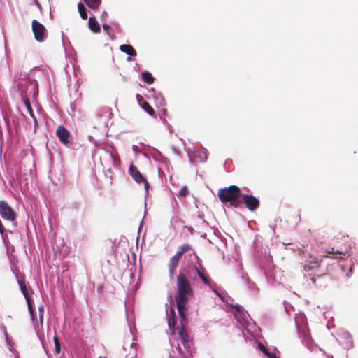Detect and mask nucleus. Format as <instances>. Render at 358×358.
I'll return each mask as SVG.
<instances>
[{
	"label": "nucleus",
	"instance_id": "obj_14",
	"mask_svg": "<svg viewBox=\"0 0 358 358\" xmlns=\"http://www.w3.org/2000/svg\"><path fill=\"white\" fill-rule=\"evenodd\" d=\"M187 155L189 157V162L190 164L194 163V160L199 162H206L208 159L207 156V151L206 149H195L192 152V156L191 154L188 152Z\"/></svg>",
	"mask_w": 358,
	"mask_h": 358
},
{
	"label": "nucleus",
	"instance_id": "obj_30",
	"mask_svg": "<svg viewBox=\"0 0 358 358\" xmlns=\"http://www.w3.org/2000/svg\"><path fill=\"white\" fill-rule=\"evenodd\" d=\"M189 194L188 189L186 186L182 187L180 190L176 194L178 197H185Z\"/></svg>",
	"mask_w": 358,
	"mask_h": 358
},
{
	"label": "nucleus",
	"instance_id": "obj_22",
	"mask_svg": "<svg viewBox=\"0 0 358 358\" xmlns=\"http://www.w3.org/2000/svg\"><path fill=\"white\" fill-rule=\"evenodd\" d=\"M178 265V263L177 262L173 260L171 258L169 264V275H170L171 279L173 278Z\"/></svg>",
	"mask_w": 358,
	"mask_h": 358
},
{
	"label": "nucleus",
	"instance_id": "obj_16",
	"mask_svg": "<svg viewBox=\"0 0 358 358\" xmlns=\"http://www.w3.org/2000/svg\"><path fill=\"white\" fill-rule=\"evenodd\" d=\"M257 346L259 350L264 354V355L267 358H280L277 356V353L280 354V352L276 349V348H273V351H271L270 348H266L264 345H263L261 342L257 343Z\"/></svg>",
	"mask_w": 358,
	"mask_h": 358
},
{
	"label": "nucleus",
	"instance_id": "obj_43",
	"mask_svg": "<svg viewBox=\"0 0 358 358\" xmlns=\"http://www.w3.org/2000/svg\"><path fill=\"white\" fill-rule=\"evenodd\" d=\"M340 267H341V269L344 271H345V267L343 265H340Z\"/></svg>",
	"mask_w": 358,
	"mask_h": 358
},
{
	"label": "nucleus",
	"instance_id": "obj_39",
	"mask_svg": "<svg viewBox=\"0 0 358 358\" xmlns=\"http://www.w3.org/2000/svg\"><path fill=\"white\" fill-rule=\"evenodd\" d=\"M38 314L44 315V307L43 306L38 307Z\"/></svg>",
	"mask_w": 358,
	"mask_h": 358
},
{
	"label": "nucleus",
	"instance_id": "obj_20",
	"mask_svg": "<svg viewBox=\"0 0 358 358\" xmlns=\"http://www.w3.org/2000/svg\"><path fill=\"white\" fill-rule=\"evenodd\" d=\"M17 282L20 285L21 292H22L24 296L26 299L27 303H28L29 302H32V300L31 299V298L29 295L25 283L21 280H17Z\"/></svg>",
	"mask_w": 358,
	"mask_h": 358
},
{
	"label": "nucleus",
	"instance_id": "obj_5",
	"mask_svg": "<svg viewBox=\"0 0 358 358\" xmlns=\"http://www.w3.org/2000/svg\"><path fill=\"white\" fill-rule=\"evenodd\" d=\"M194 258L196 259L197 265H194L192 268L194 272L199 277L201 280L203 284L206 285L209 288H210L222 301H224V298L225 296L224 292H219L216 288L217 285L215 282L212 281L210 277L206 274L204 268L202 266L201 260L196 255V253L194 252Z\"/></svg>",
	"mask_w": 358,
	"mask_h": 358
},
{
	"label": "nucleus",
	"instance_id": "obj_15",
	"mask_svg": "<svg viewBox=\"0 0 358 358\" xmlns=\"http://www.w3.org/2000/svg\"><path fill=\"white\" fill-rule=\"evenodd\" d=\"M56 135L62 144L67 145L69 143L70 133L63 125L58 126Z\"/></svg>",
	"mask_w": 358,
	"mask_h": 358
},
{
	"label": "nucleus",
	"instance_id": "obj_36",
	"mask_svg": "<svg viewBox=\"0 0 358 358\" xmlns=\"http://www.w3.org/2000/svg\"><path fill=\"white\" fill-rule=\"evenodd\" d=\"M29 114L32 117V119H33V120L34 122V124H35L34 127L36 128V125L37 124V119H36V117L34 115V110H32L31 113H29Z\"/></svg>",
	"mask_w": 358,
	"mask_h": 358
},
{
	"label": "nucleus",
	"instance_id": "obj_24",
	"mask_svg": "<svg viewBox=\"0 0 358 358\" xmlns=\"http://www.w3.org/2000/svg\"><path fill=\"white\" fill-rule=\"evenodd\" d=\"M78 10L79 14L80 15V17L83 20L87 19V9L83 3H79L78 4Z\"/></svg>",
	"mask_w": 358,
	"mask_h": 358
},
{
	"label": "nucleus",
	"instance_id": "obj_12",
	"mask_svg": "<svg viewBox=\"0 0 358 358\" xmlns=\"http://www.w3.org/2000/svg\"><path fill=\"white\" fill-rule=\"evenodd\" d=\"M336 339L338 342L343 346L344 348L348 349L352 346V340L350 334L345 330L341 329L337 332Z\"/></svg>",
	"mask_w": 358,
	"mask_h": 358
},
{
	"label": "nucleus",
	"instance_id": "obj_44",
	"mask_svg": "<svg viewBox=\"0 0 358 358\" xmlns=\"http://www.w3.org/2000/svg\"><path fill=\"white\" fill-rule=\"evenodd\" d=\"M138 149V146L137 145H133V150H136Z\"/></svg>",
	"mask_w": 358,
	"mask_h": 358
},
{
	"label": "nucleus",
	"instance_id": "obj_31",
	"mask_svg": "<svg viewBox=\"0 0 358 358\" xmlns=\"http://www.w3.org/2000/svg\"><path fill=\"white\" fill-rule=\"evenodd\" d=\"M54 343H55V352L56 353H59L60 352V344H59V341L58 340V338L55 336L54 337Z\"/></svg>",
	"mask_w": 358,
	"mask_h": 358
},
{
	"label": "nucleus",
	"instance_id": "obj_9",
	"mask_svg": "<svg viewBox=\"0 0 358 358\" xmlns=\"http://www.w3.org/2000/svg\"><path fill=\"white\" fill-rule=\"evenodd\" d=\"M31 30L35 40L38 42H43L48 37V30L45 27L36 20H32Z\"/></svg>",
	"mask_w": 358,
	"mask_h": 358
},
{
	"label": "nucleus",
	"instance_id": "obj_34",
	"mask_svg": "<svg viewBox=\"0 0 358 358\" xmlns=\"http://www.w3.org/2000/svg\"><path fill=\"white\" fill-rule=\"evenodd\" d=\"M103 29L107 33L109 37L111 38V36H110V30L111 29L110 26L108 24H103Z\"/></svg>",
	"mask_w": 358,
	"mask_h": 358
},
{
	"label": "nucleus",
	"instance_id": "obj_45",
	"mask_svg": "<svg viewBox=\"0 0 358 358\" xmlns=\"http://www.w3.org/2000/svg\"><path fill=\"white\" fill-rule=\"evenodd\" d=\"M160 103H161V105L163 106L164 104V100L162 99L161 101H160Z\"/></svg>",
	"mask_w": 358,
	"mask_h": 358
},
{
	"label": "nucleus",
	"instance_id": "obj_38",
	"mask_svg": "<svg viewBox=\"0 0 358 358\" xmlns=\"http://www.w3.org/2000/svg\"><path fill=\"white\" fill-rule=\"evenodd\" d=\"M171 150H172L173 152L175 155H180V151H179V150H178V148H176V147H172Z\"/></svg>",
	"mask_w": 358,
	"mask_h": 358
},
{
	"label": "nucleus",
	"instance_id": "obj_21",
	"mask_svg": "<svg viewBox=\"0 0 358 358\" xmlns=\"http://www.w3.org/2000/svg\"><path fill=\"white\" fill-rule=\"evenodd\" d=\"M83 1L91 9L96 10L100 6L101 0H83Z\"/></svg>",
	"mask_w": 358,
	"mask_h": 358
},
{
	"label": "nucleus",
	"instance_id": "obj_25",
	"mask_svg": "<svg viewBox=\"0 0 358 358\" xmlns=\"http://www.w3.org/2000/svg\"><path fill=\"white\" fill-rule=\"evenodd\" d=\"M43 322L39 320V319L38 318L36 320H34V322H32L34 330L38 337H40V333L41 331L42 330Z\"/></svg>",
	"mask_w": 358,
	"mask_h": 358
},
{
	"label": "nucleus",
	"instance_id": "obj_4",
	"mask_svg": "<svg viewBox=\"0 0 358 358\" xmlns=\"http://www.w3.org/2000/svg\"><path fill=\"white\" fill-rule=\"evenodd\" d=\"M255 257L256 264H258L268 282L271 285L276 284L278 282L276 280V271H270V268L272 266V257L265 252L259 257L257 252H255Z\"/></svg>",
	"mask_w": 358,
	"mask_h": 358
},
{
	"label": "nucleus",
	"instance_id": "obj_7",
	"mask_svg": "<svg viewBox=\"0 0 358 358\" xmlns=\"http://www.w3.org/2000/svg\"><path fill=\"white\" fill-rule=\"evenodd\" d=\"M241 190L237 186L231 185L229 187L220 189L217 196L222 203H229L230 206L236 208L238 206L236 200L241 196Z\"/></svg>",
	"mask_w": 358,
	"mask_h": 358
},
{
	"label": "nucleus",
	"instance_id": "obj_26",
	"mask_svg": "<svg viewBox=\"0 0 358 358\" xmlns=\"http://www.w3.org/2000/svg\"><path fill=\"white\" fill-rule=\"evenodd\" d=\"M22 92H23L24 91H21ZM21 96H22V101L27 108V110L29 113H31V111L33 110L32 108H31V103H30V101L28 98H26L24 96V95L23 94V93H21Z\"/></svg>",
	"mask_w": 358,
	"mask_h": 358
},
{
	"label": "nucleus",
	"instance_id": "obj_48",
	"mask_svg": "<svg viewBox=\"0 0 358 358\" xmlns=\"http://www.w3.org/2000/svg\"><path fill=\"white\" fill-rule=\"evenodd\" d=\"M331 250H332L331 252H330V251H329V252H329V253H331V252H332V253H334V248H331Z\"/></svg>",
	"mask_w": 358,
	"mask_h": 358
},
{
	"label": "nucleus",
	"instance_id": "obj_23",
	"mask_svg": "<svg viewBox=\"0 0 358 358\" xmlns=\"http://www.w3.org/2000/svg\"><path fill=\"white\" fill-rule=\"evenodd\" d=\"M3 332H4L6 341L7 345L9 346L10 351H11V352H14L15 354V357L16 358H19L17 352L13 349V343H11L10 338H8V333H7V331H6V328L5 327H3Z\"/></svg>",
	"mask_w": 358,
	"mask_h": 358
},
{
	"label": "nucleus",
	"instance_id": "obj_10",
	"mask_svg": "<svg viewBox=\"0 0 358 358\" xmlns=\"http://www.w3.org/2000/svg\"><path fill=\"white\" fill-rule=\"evenodd\" d=\"M0 215L3 219L9 221L15 220L17 216L15 212L5 201H0Z\"/></svg>",
	"mask_w": 358,
	"mask_h": 358
},
{
	"label": "nucleus",
	"instance_id": "obj_13",
	"mask_svg": "<svg viewBox=\"0 0 358 358\" xmlns=\"http://www.w3.org/2000/svg\"><path fill=\"white\" fill-rule=\"evenodd\" d=\"M241 200L245 205V207L250 211H254L258 208L259 201L257 198L252 195H248L245 194H241Z\"/></svg>",
	"mask_w": 358,
	"mask_h": 358
},
{
	"label": "nucleus",
	"instance_id": "obj_8",
	"mask_svg": "<svg viewBox=\"0 0 358 358\" xmlns=\"http://www.w3.org/2000/svg\"><path fill=\"white\" fill-rule=\"evenodd\" d=\"M15 83L18 90H36L38 88V82L29 75L27 77L25 73H20L19 76L15 77Z\"/></svg>",
	"mask_w": 358,
	"mask_h": 358
},
{
	"label": "nucleus",
	"instance_id": "obj_11",
	"mask_svg": "<svg viewBox=\"0 0 358 358\" xmlns=\"http://www.w3.org/2000/svg\"><path fill=\"white\" fill-rule=\"evenodd\" d=\"M112 109L110 108H104L101 109L98 113V117L100 118L101 124L103 125H99L100 127L103 126L104 127H108L109 124H113V121L110 120L113 117Z\"/></svg>",
	"mask_w": 358,
	"mask_h": 358
},
{
	"label": "nucleus",
	"instance_id": "obj_33",
	"mask_svg": "<svg viewBox=\"0 0 358 358\" xmlns=\"http://www.w3.org/2000/svg\"><path fill=\"white\" fill-rule=\"evenodd\" d=\"M182 257V255L180 253V252H178L177 251V252L176 253V255H174L171 259L176 262H177L178 263L179 262V260Z\"/></svg>",
	"mask_w": 358,
	"mask_h": 358
},
{
	"label": "nucleus",
	"instance_id": "obj_17",
	"mask_svg": "<svg viewBox=\"0 0 358 358\" xmlns=\"http://www.w3.org/2000/svg\"><path fill=\"white\" fill-rule=\"evenodd\" d=\"M129 173L137 183H141L143 181H145V177L141 174L137 167L133 164H131L129 167Z\"/></svg>",
	"mask_w": 358,
	"mask_h": 358
},
{
	"label": "nucleus",
	"instance_id": "obj_6",
	"mask_svg": "<svg viewBox=\"0 0 358 358\" xmlns=\"http://www.w3.org/2000/svg\"><path fill=\"white\" fill-rule=\"evenodd\" d=\"M294 321L301 343L310 349L313 344V340L309 332L308 322L305 315L303 314H299L294 317Z\"/></svg>",
	"mask_w": 358,
	"mask_h": 358
},
{
	"label": "nucleus",
	"instance_id": "obj_32",
	"mask_svg": "<svg viewBox=\"0 0 358 358\" xmlns=\"http://www.w3.org/2000/svg\"><path fill=\"white\" fill-rule=\"evenodd\" d=\"M126 314H127V322H128V325H129V329H130V331L132 333V329H131V320H132V315L129 316V314H128V309H127V306L126 305Z\"/></svg>",
	"mask_w": 358,
	"mask_h": 358
},
{
	"label": "nucleus",
	"instance_id": "obj_47",
	"mask_svg": "<svg viewBox=\"0 0 358 358\" xmlns=\"http://www.w3.org/2000/svg\"><path fill=\"white\" fill-rule=\"evenodd\" d=\"M189 230L192 234L193 229L192 227H189Z\"/></svg>",
	"mask_w": 358,
	"mask_h": 358
},
{
	"label": "nucleus",
	"instance_id": "obj_41",
	"mask_svg": "<svg viewBox=\"0 0 358 358\" xmlns=\"http://www.w3.org/2000/svg\"><path fill=\"white\" fill-rule=\"evenodd\" d=\"M43 315H39L38 314V319H39V320L43 322Z\"/></svg>",
	"mask_w": 358,
	"mask_h": 358
},
{
	"label": "nucleus",
	"instance_id": "obj_18",
	"mask_svg": "<svg viewBox=\"0 0 358 358\" xmlns=\"http://www.w3.org/2000/svg\"><path fill=\"white\" fill-rule=\"evenodd\" d=\"M137 100L138 101L139 105L143 108L149 115H154L155 110L154 109L147 103L145 101H143L142 98L140 95H136Z\"/></svg>",
	"mask_w": 358,
	"mask_h": 358
},
{
	"label": "nucleus",
	"instance_id": "obj_27",
	"mask_svg": "<svg viewBox=\"0 0 358 358\" xmlns=\"http://www.w3.org/2000/svg\"><path fill=\"white\" fill-rule=\"evenodd\" d=\"M246 285H248V289L252 292V294H256L258 293V287L254 282L250 281L249 278H247Z\"/></svg>",
	"mask_w": 358,
	"mask_h": 358
},
{
	"label": "nucleus",
	"instance_id": "obj_37",
	"mask_svg": "<svg viewBox=\"0 0 358 358\" xmlns=\"http://www.w3.org/2000/svg\"><path fill=\"white\" fill-rule=\"evenodd\" d=\"M142 183L144 184V187H145V192H146V193H148V189H149V187H150L149 183L148 182V181L145 179V181H143Z\"/></svg>",
	"mask_w": 358,
	"mask_h": 358
},
{
	"label": "nucleus",
	"instance_id": "obj_28",
	"mask_svg": "<svg viewBox=\"0 0 358 358\" xmlns=\"http://www.w3.org/2000/svg\"><path fill=\"white\" fill-rule=\"evenodd\" d=\"M27 306H28L29 314L31 315V321H32V322H34V321L38 318L36 315V313H34V302L33 301L29 302L27 303Z\"/></svg>",
	"mask_w": 358,
	"mask_h": 358
},
{
	"label": "nucleus",
	"instance_id": "obj_2",
	"mask_svg": "<svg viewBox=\"0 0 358 358\" xmlns=\"http://www.w3.org/2000/svg\"><path fill=\"white\" fill-rule=\"evenodd\" d=\"M301 256L303 260L304 277L306 282L311 287L322 289L326 287L331 280V275L322 268V261L308 252V245H301L292 248Z\"/></svg>",
	"mask_w": 358,
	"mask_h": 358
},
{
	"label": "nucleus",
	"instance_id": "obj_42",
	"mask_svg": "<svg viewBox=\"0 0 358 358\" xmlns=\"http://www.w3.org/2000/svg\"><path fill=\"white\" fill-rule=\"evenodd\" d=\"M10 268H11V271H12L13 273H15L14 269H13V262H12V261H10Z\"/></svg>",
	"mask_w": 358,
	"mask_h": 358
},
{
	"label": "nucleus",
	"instance_id": "obj_46",
	"mask_svg": "<svg viewBox=\"0 0 358 358\" xmlns=\"http://www.w3.org/2000/svg\"><path fill=\"white\" fill-rule=\"evenodd\" d=\"M285 310H286V312H287L288 314H289V309H288V307H287V306H285Z\"/></svg>",
	"mask_w": 358,
	"mask_h": 358
},
{
	"label": "nucleus",
	"instance_id": "obj_40",
	"mask_svg": "<svg viewBox=\"0 0 358 358\" xmlns=\"http://www.w3.org/2000/svg\"><path fill=\"white\" fill-rule=\"evenodd\" d=\"M241 278L243 280V281L247 284V278H248V274L243 273L241 275Z\"/></svg>",
	"mask_w": 358,
	"mask_h": 358
},
{
	"label": "nucleus",
	"instance_id": "obj_49",
	"mask_svg": "<svg viewBox=\"0 0 358 358\" xmlns=\"http://www.w3.org/2000/svg\"><path fill=\"white\" fill-rule=\"evenodd\" d=\"M150 92H151V91H149ZM152 92H155V94H156V91L155 90H152Z\"/></svg>",
	"mask_w": 358,
	"mask_h": 358
},
{
	"label": "nucleus",
	"instance_id": "obj_3",
	"mask_svg": "<svg viewBox=\"0 0 358 358\" xmlns=\"http://www.w3.org/2000/svg\"><path fill=\"white\" fill-rule=\"evenodd\" d=\"M234 310V316L239 324L241 328L243 336L245 340L247 341L248 336H246L245 332L250 335L253 338H256L259 335L261 329L257 325V324L252 320L249 314L245 311L243 307L238 304L234 305L231 307Z\"/></svg>",
	"mask_w": 358,
	"mask_h": 358
},
{
	"label": "nucleus",
	"instance_id": "obj_1",
	"mask_svg": "<svg viewBox=\"0 0 358 358\" xmlns=\"http://www.w3.org/2000/svg\"><path fill=\"white\" fill-rule=\"evenodd\" d=\"M177 293L176 302L180 317V326L176 328L174 303L171 301L166 304V317L170 331L177 342L176 349L180 358H189L193 350V341L185 329L187 324L186 304L192 295L190 282L184 272L180 271L177 276Z\"/></svg>",
	"mask_w": 358,
	"mask_h": 358
},
{
	"label": "nucleus",
	"instance_id": "obj_29",
	"mask_svg": "<svg viewBox=\"0 0 358 358\" xmlns=\"http://www.w3.org/2000/svg\"><path fill=\"white\" fill-rule=\"evenodd\" d=\"M192 250V246L189 244L185 243V244H182L180 247V248L178 251L180 252L181 255H182L185 252H188Z\"/></svg>",
	"mask_w": 358,
	"mask_h": 358
},
{
	"label": "nucleus",
	"instance_id": "obj_19",
	"mask_svg": "<svg viewBox=\"0 0 358 358\" xmlns=\"http://www.w3.org/2000/svg\"><path fill=\"white\" fill-rule=\"evenodd\" d=\"M88 23H89V28L92 31H93L94 33H98L100 31V26L94 17H90L89 18Z\"/></svg>",
	"mask_w": 358,
	"mask_h": 358
},
{
	"label": "nucleus",
	"instance_id": "obj_35",
	"mask_svg": "<svg viewBox=\"0 0 358 358\" xmlns=\"http://www.w3.org/2000/svg\"><path fill=\"white\" fill-rule=\"evenodd\" d=\"M111 158L113 159V162L115 164L120 161V159L117 156L114 155L112 152L110 153Z\"/></svg>",
	"mask_w": 358,
	"mask_h": 358
}]
</instances>
